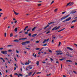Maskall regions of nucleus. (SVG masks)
<instances>
[{"mask_svg": "<svg viewBox=\"0 0 77 77\" xmlns=\"http://www.w3.org/2000/svg\"><path fill=\"white\" fill-rule=\"evenodd\" d=\"M4 36L5 37H6V32H5L4 33Z\"/></svg>", "mask_w": 77, "mask_h": 77, "instance_id": "obj_32", "label": "nucleus"}, {"mask_svg": "<svg viewBox=\"0 0 77 77\" xmlns=\"http://www.w3.org/2000/svg\"><path fill=\"white\" fill-rule=\"evenodd\" d=\"M3 48H0V50H3Z\"/></svg>", "mask_w": 77, "mask_h": 77, "instance_id": "obj_51", "label": "nucleus"}, {"mask_svg": "<svg viewBox=\"0 0 77 77\" xmlns=\"http://www.w3.org/2000/svg\"><path fill=\"white\" fill-rule=\"evenodd\" d=\"M10 76L11 77H12V75H10Z\"/></svg>", "mask_w": 77, "mask_h": 77, "instance_id": "obj_64", "label": "nucleus"}, {"mask_svg": "<svg viewBox=\"0 0 77 77\" xmlns=\"http://www.w3.org/2000/svg\"><path fill=\"white\" fill-rule=\"evenodd\" d=\"M35 50H39V48H36Z\"/></svg>", "mask_w": 77, "mask_h": 77, "instance_id": "obj_45", "label": "nucleus"}, {"mask_svg": "<svg viewBox=\"0 0 77 77\" xmlns=\"http://www.w3.org/2000/svg\"><path fill=\"white\" fill-rule=\"evenodd\" d=\"M7 18H8V17L6 16L4 18L3 20H6V19H7Z\"/></svg>", "mask_w": 77, "mask_h": 77, "instance_id": "obj_16", "label": "nucleus"}, {"mask_svg": "<svg viewBox=\"0 0 77 77\" xmlns=\"http://www.w3.org/2000/svg\"><path fill=\"white\" fill-rule=\"evenodd\" d=\"M25 43L26 44H29L30 43V42L29 41H27L25 42Z\"/></svg>", "mask_w": 77, "mask_h": 77, "instance_id": "obj_23", "label": "nucleus"}, {"mask_svg": "<svg viewBox=\"0 0 77 77\" xmlns=\"http://www.w3.org/2000/svg\"><path fill=\"white\" fill-rule=\"evenodd\" d=\"M54 39H53L51 41V42L52 43H54Z\"/></svg>", "mask_w": 77, "mask_h": 77, "instance_id": "obj_38", "label": "nucleus"}, {"mask_svg": "<svg viewBox=\"0 0 77 77\" xmlns=\"http://www.w3.org/2000/svg\"><path fill=\"white\" fill-rule=\"evenodd\" d=\"M35 57H36V54H35L34 55Z\"/></svg>", "mask_w": 77, "mask_h": 77, "instance_id": "obj_60", "label": "nucleus"}, {"mask_svg": "<svg viewBox=\"0 0 77 77\" xmlns=\"http://www.w3.org/2000/svg\"><path fill=\"white\" fill-rule=\"evenodd\" d=\"M28 76H30L31 75H32V72H31L29 73H28Z\"/></svg>", "mask_w": 77, "mask_h": 77, "instance_id": "obj_11", "label": "nucleus"}, {"mask_svg": "<svg viewBox=\"0 0 77 77\" xmlns=\"http://www.w3.org/2000/svg\"><path fill=\"white\" fill-rule=\"evenodd\" d=\"M18 30V28H16L15 29H14V31L15 32H17V30Z\"/></svg>", "mask_w": 77, "mask_h": 77, "instance_id": "obj_21", "label": "nucleus"}, {"mask_svg": "<svg viewBox=\"0 0 77 77\" xmlns=\"http://www.w3.org/2000/svg\"><path fill=\"white\" fill-rule=\"evenodd\" d=\"M74 26H72L71 27V29H72V28H74Z\"/></svg>", "mask_w": 77, "mask_h": 77, "instance_id": "obj_50", "label": "nucleus"}, {"mask_svg": "<svg viewBox=\"0 0 77 77\" xmlns=\"http://www.w3.org/2000/svg\"><path fill=\"white\" fill-rule=\"evenodd\" d=\"M59 36L60 38H62L63 37V36H62L61 35H59Z\"/></svg>", "mask_w": 77, "mask_h": 77, "instance_id": "obj_28", "label": "nucleus"}, {"mask_svg": "<svg viewBox=\"0 0 77 77\" xmlns=\"http://www.w3.org/2000/svg\"><path fill=\"white\" fill-rule=\"evenodd\" d=\"M71 20V17H69L68 18L66 19V20L63 21L62 23H65L66 21H70Z\"/></svg>", "mask_w": 77, "mask_h": 77, "instance_id": "obj_2", "label": "nucleus"}, {"mask_svg": "<svg viewBox=\"0 0 77 77\" xmlns=\"http://www.w3.org/2000/svg\"><path fill=\"white\" fill-rule=\"evenodd\" d=\"M73 72L74 73V74H77V72H76L73 70Z\"/></svg>", "mask_w": 77, "mask_h": 77, "instance_id": "obj_31", "label": "nucleus"}, {"mask_svg": "<svg viewBox=\"0 0 77 77\" xmlns=\"http://www.w3.org/2000/svg\"><path fill=\"white\" fill-rule=\"evenodd\" d=\"M25 34H28V32H24Z\"/></svg>", "mask_w": 77, "mask_h": 77, "instance_id": "obj_55", "label": "nucleus"}, {"mask_svg": "<svg viewBox=\"0 0 77 77\" xmlns=\"http://www.w3.org/2000/svg\"><path fill=\"white\" fill-rule=\"evenodd\" d=\"M66 62H69L72 63V61L70 60H66Z\"/></svg>", "mask_w": 77, "mask_h": 77, "instance_id": "obj_14", "label": "nucleus"}, {"mask_svg": "<svg viewBox=\"0 0 77 77\" xmlns=\"http://www.w3.org/2000/svg\"><path fill=\"white\" fill-rule=\"evenodd\" d=\"M53 39H55V40H56V39H57V38L55 37H54L53 38H52Z\"/></svg>", "mask_w": 77, "mask_h": 77, "instance_id": "obj_33", "label": "nucleus"}, {"mask_svg": "<svg viewBox=\"0 0 77 77\" xmlns=\"http://www.w3.org/2000/svg\"><path fill=\"white\" fill-rule=\"evenodd\" d=\"M69 3H70V6H72L74 5V2H70Z\"/></svg>", "mask_w": 77, "mask_h": 77, "instance_id": "obj_10", "label": "nucleus"}, {"mask_svg": "<svg viewBox=\"0 0 77 77\" xmlns=\"http://www.w3.org/2000/svg\"><path fill=\"white\" fill-rule=\"evenodd\" d=\"M66 55H67L68 56H69H69H70L69 54H66Z\"/></svg>", "mask_w": 77, "mask_h": 77, "instance_id": "obj_54", "label": "nucleus"}, {"mask_svg": "<svg viewBox=\"0 0 77 77\" xmlns=\"http://www.w3.org/2000/svg\"><path fill=\"white\" fill-rule=\"evenodd\" d=\"M27 39V38H22V40H25V39Z\"/></svg>", "mask_w": 77, "mask_h": 77, "instance_id": "obj_40", "label": "nucleus"}, {"mask_svg": "<svg viewBox=\"0 0 77 77\" xmlns=\"http://www.w3.org/2000/svg\"><path fill=\"white\" fill-rule=\"evenodd\" d=\"M60 51H56V53H58V52H59Z\"/></svg>", "mask_w": 77, "mask_h": 77, "instance_id": "obj_53", "label": "nucleus"}, {"mask_svg": "<svg viewBox=\"0 0 77 77\" xmlns=\"http://www.w3.org/2000/svg\"><path fill=\"white\" fill-rule=\"evenodd\" d=\"M56 63H58V64H59V62L56 61Z\"/></svg>", "mask_w": 77, "mask_h": 77, "instance_id": "obj_63", "label": "nucleus"}, {"mask_svg": "<svg viewBox=\"0 0 77 77\" xmlns=\"http://www.w3.org/2000/svg\"><path fill=\"white\" fill-rule=\"evenodd\" d=\"M21 64H22V65H24V64L23 63H22V62H21Z\"/></svg>", "mask_w": 77, "mask_h": 77, "instance_id": "obj_48", "label": "nucleus"}, {"mask_svg": "<svg viewBox=\"0 0 77 77\" xmlns=\"http://www.w3.org/2000/svg\"><path fill=\"white\" fill-rule=\"evenodd\" d=\"M46 42V39H45L43 41V43H45Z\"/></svg>", "mask_w": 77, "mask_h": 77, "instance_id": "obj_30", "label": "nucleus"}, {"mask_svg": "<svg viewBox=\"0 0 77 77\" xmlns=\"http://www.w3.org/2000/svg\"><path fill=\"white\" fill-rule=\"evenodd\" d=\"M69 6H70V4L69 3V2L67 4V5H66V7H68Z\"/></svg>", "mask_w": 77, "mask_h": 77, "instance_id": "obj_18", "label": "nucleus"}, {"mask_svg": "<svg viewBox=\"0 0 77 77\" xmlns=\"http://www.w3.org/2000/svg\"><path fill=\"white\" fill-rule=\"evenodd\" d=\"M41 6V4H39L38 5V7Z\"/></svg>", "mask_w": 77, "mask_h": 77, "instance_id": "obj_44", "label": "nucleus"}, {"mask_svg": "<svg viewBox=\"0 0 77 77\" xmlns=\"http://www.w3.org/2000/svg\"><path fill=\"white\" fill-rule=\"evenodd\" d=\"M28 28V26H26L25 27V29H24V31H25V30H26V29H27Z\"/></svg>", "mask_w": 77, "mask_h": 77, "instance_id": "obj_22", "label": "nucleus"}, {"mask_svg": "<svg viewBox=\"0 0 77 77\" xmlns=\"http://www.w3.org/2000/svg\"><path fill=\"white\" fill-rule=\"evenodd\" d=\"M60 26H59L58 27L57 26H56L54 28L52 29V30H58V29H59L60 28Z\"/></svg>", "mask_w": 77, "mask_h": 77, "instance_id": "obj_1", "label": "nucleus"}, {"mask_svg": "<svg viewBox=\"0 0 77 77\" xmlns=\"http://www.w3.org/2000/svg\"><path fill=\"white\" fill-rule=\"evenodd\" d=\"M14 42H19V41L18 39H16L14 41Z\"/></svg>", "mask_w": 77, "mask_h": 77, "instance_id": "obj_20", "label": "nucleus"}, {"mask_svg": "<svg viewBox=\"0 0 77 77\" xmlns=\"http://www.w3.org/2000/svg\"><path fill=\"white\" fill-rule=\"evenodd\" d=\"M39 41H36L35 42V43H36L37 44H38V43H39Z\"/></svg>", "mask_w": 77, "mask_h": 77, "instance_id": "obj_42", "label": "nucleus"}, {"mask_svg": "<svg viewBox=\"0 0 77 77\" xmlns=\"http://www.w3.org/2000/svg\"><path fill=\"white\" fill-rule=\"evenodd\" d=\"M1 53L3 54H7V51H2Z\"/></svg>", "mask_w": 77, "mask_h": 77, "instance_id": "obj_5", "label": "nucleus"}, {"mask_svg": "<svg viewBox=\"0 0 77 77\" xmlns=\"http://www.w3.org/2000/svg\"><path fill=\"white\" fill-rule=\"evenodd\" d=\"M76 21H77L76 20H74L72 22V23H75Z\"/></svg>", "mask_w": 77, "mask_h": 77, "instance_id": "obj_15", "label": "nucleus"}, {"mask_svg": "<svg viewBox=\"0 0 77 77\" xmlns=\"http://www.w3.org/2000/svg\"><path fill=\"white\" fill-rule=\"evenodd\" d=\"M29 63H27V62H26L25 63V65H29Z\"/></svg>", "mask_w": 77, "mask_h": 77, "instance_id": "obj_29", "label": "nucleus"}, {"mask_svg": "<svg viewBox=\"0 0 77 77\" xmlns=\"http://www.w3.org/2000/svg\"><path fill=\"white\" fill-rule=\"evenodd\" d=\"M58 10V9L57 8H56V9L54 10V12H57V10Z\"/></svg>", "mask_w": 77, "mask_h": 77, "instance_id": "obj_27", "label": "nucleus"}, {"mask_svg": "<svg viewBox=\"0 0 77 77\" xmlns=\"http://www.w3.org/2000/svg\"><path fill=\"white\" fill-rule=\"evenodd\" d=\"M26 48V49H27V50H30V48Z\"/></svg>", "mask_w": 77, "mask_h": 77, "instance_id": "obj_52", "label": "nucleus"}, {"mask_svg": "<svg viewBox=\"0 0 77 77\" xmlns=\"http://www.w3.org/2000/svg\"><path fill=\"white\" fill-rule=\"evenodd\" d=\"M47 45V44H45L43 45V46H46Z\"/></svg>", "mask_w": 77, "mask_h": 77, "instance_id": "obj_47", "label": "nucleus"}, {"mask_svg": "<svg viewBox=\"0 0 77 77\" xmlns=\"http://www.w3.org/2000/svg\"><path fill=\"white\" fill-rule=\"evenodd\" d=\"M30 62H31V61L29 60H28V63H30Z\"/></svg>", "mask_w": 77, "mask_h": 77, "instance_id": "obj_59", "label": "nucleus"}, {"mask_svg": "<svg viewBox=\"0 0 77 77\" xmlns=\"http://www.w3.org/2000/svg\"><path fill=\"white\" fill-rule=\"evenodd\" d=\"M31 66H29L27 67V68H30V67Z\"/></svg>", "mask_w": 77, "mask_h": 77, "instance_id": "obj_62", "label": "nucleus"}, {"mask_svg": "<svg viewBox=\"0 0 77 77\" xmlns=\"http://www.w3.org/2000/svg\"><path fill=\"white\" fill-rule=\"evenodd\" d=\"M64 60V58H62L61 59H60V60H61V61H62V60Z\"/></svg>", "mask_w": 77, "mask_h": 77, "instance_id": "obj_39", "label": "nucleus"}, {"mask_svg": "<svg viewBox=\"0 0 77 77\" xmlns=\"http://www.w3.org/2000/svg\"><path fill=\"white\" fill-rule=\"evenodd\" d=\"M69 15H68L66 16L63 17L61 18V20H63L66 19V18L67 17H69Z\"/></svg>", "mask_w": 77, "mask_h": 77, "instance_id": "obj_4", "label": "nucleus"}, {"mask_svg": "<svg viewBox=\"0 0 77 77\" xmlns=\"http://www.w3.org/2000/svg\"><path fill=\"white\" fill-rule=\"evenodd\" d=\"M65 13H66V11H64L62 13V14H64Z\"/></svg>", "mask_w": 77, "mask_h": 77, "instance_id": "obj_43", "label": "nucleus"}, {"mask_svg": "<svg viewBox=\"0 0 77 77\" xmlns=\"http://www.w3.org/2000/svg\"><path fill=\"white\" fill-rule=\"evenodd\" d=\"M21 44L23 45H26V42H23L21 43Z\"/></svg>", "mask_w": 77, "mask_h": 77, "instance_id": "obj_8", "label": "nucleus"}, {"mask_svg": "<svg viewBox=\"0 0 77 77\" xmlns=\"http://www.w3.org/2000/svg\"><path fill=\"white\" fill-rule=\"evenodd\" d=\"M48 51H49V52L50 53H52V51L50 49L48 50Z\"/></svg>", "mask_w": 77, "mask_h": 77, "instance_id": "obj_35", "label": "nucleus"}, {"mask_svg": "<svg viewBox=\"0 0 77 77\" xmlns=\"http://www.w3.org/2000/svg\"><path fill=\"white\" fill-rule=\"evenodd\" d=\"M54 23H55L54 22H51L50 23H48V25L44 28V29H46V28H47L48 27H49V24H54Z\"/></svg>", "mask_w": 77, "mask_h": 77, "instance_id": "obj_3", "label": "nucleus"}, {"mask_svg": "<svg viewBox=\"0 0 77 77\" xmlns=\"http://www.w3.org/2000/svg\"><path fill=\"white\" fill-rule=\"evenodd\" d=\"M13 11L14 12V14H15V15H18V13H17V12H15V11L13 10Z\"/></svg>", "mask_w": 77, "mask_h": 77, "instance_id": "obj_13", "label": "nucleus"}, {"mask_svg": "<svg viewBox=\"0 0 77 77\" xmlns=\"http://www.w3.org/2000/svg\"><path fill=\"white\" fill-rule=\"evenodd\" d=\"M8 51L9 52H11V51H12V50H9Z\"/></svg>", "mask_w": 77, "mask_h": 77, "instance_id": "obj_41", "label": "nucleus"}, {"mask_svg": "<svg viewBox=\"0 0 77 77\" xmlns=\"http://www.w3.org/2000/svg\"><path fill=\"white\" fill-rule=\"evenodd\" d=\"M16 51L17 53H19V51H18L16 50Z\"/></svg>", "mask_w": 77, "mask_h": 77, "instance_id": "obj_49", "label": "nucleus"}, {"mask_svg": "<svg viewBox=\"0 0 77 77\" xmlns=\"http://www.w3.org/2000/svg\"><path fill=\"white\" fill-rule=\"evenodd\" d=\"M36 27H34L32 29V31H34V30H35V29H36Z\"/></svg>", "mask_w": 77, "mask_h": 77, "instance_id": "obj_26", "label": "nucleus"}, {"mask_svg": "<svg viewBox=\"0 0 77 77\" xmlns=\"http://www.w3.org/2000/svg\"><path fill=\"white\" fill-rule=\"evenodd\" d=\"M13 45H8L7 46V47H13Z\"/></svg>", "mask_w": 77, "mask_h": 77, "instance_id": "obj_24", "label": "nucleus"}, {"mask_svg": "<svg viewBox=\"0 0 77 77\" xmlns=\"http://www.w3.org/2000/svg\"><path fill=\"white\" fill-rule=\"evenodd\" d=\"M49 39H50V38H48V39H46V42H48V41H49Z\"/></svg>", "mask_w": 77, "mask_h": 77, "instance_id": "obj_36", "label": "nucleus"}, {"mask_svg": "<svg viewBox=\"0 0 77 77\" xmlns=\"http://www.w3.org/2000/svg\"><path fill=\"white\" fill-rule=\"evenodd\" d=\"M19 75H20V76H21V77H23V75L21 74L20 73L19 74Z\"/></svg>", "mask_w": 77, "mask_h": 77, "instance_id": "obj_34", "label": "nucleus"}, {"mask_svg": "<svg viewBox=\"0 0 77 77\" xmlns=\"http://www.w3.org/2000/svg\"><path fill=\"white\" fill-rule=\"evenodd\" d=\"M37 34H33L32 35V37H35L36 35H37Z\"/></svg>", "mask_w": 77, "mask_h": 77, "instance_id": "obj_9", "label": "nucleus"}, {"mask_svg": "<svg viewBox=\"0 0 77 77\" xmlns=\"http://www.w3.org/2000/svg\"><path fill=\"white\" fill-rule=\"evenodd\" d=\"M28 36H31V33H29L28 35Z\"/></svg>", "mask_w": 77, "mask_h": 77, "instance_id": "obj_46", "label": "nucleus"}, {"mask_svg": "<svg viewBox=\"0 0 77 77\" xmlns=\"http://www.w3.org/2000/svg\"><path fill=\"white\" fill-rule=\"evenodd\" d=\"M65 28H64L63 29H61L60 30H59V31H58V32H61V31H63V30H65Z\"/></svg>", "mask_w": 77, "mask_h": 77, "instance_id": "obj_12", "label": "nucleus"}, {"mask_svg": "<svg viewBox=\"0 0 77 77\" xmlns=\"http://www.w3.org/2000/svg\"><path fill=\"white\" fill-rule=\"evenodd\" d=\"M53 3H54V1H53L52 2H51V4Z\"/></svg>", "mask_w": 77, "mask_h": 77, "instance_id": "obj_56", "label": "nucleus"}, {"mask_svg": "<svg viewBox=\"0 0 77 77\" xmlns=\"http://www.w3.org/2000/svg\"><path fill=\"white\" fill-rule=\"evenodd\" d=\"M75 12H76V11H72L70 12V14H74V13H75Z\"/></svg>", "mask_w": 77, "mask_h": 77, "instance_id": "obj_6", "label": "nucleus"}, {"mask_svg": "<svg viewBox=\"0 0 77 77\" xmlns=\"http://www.w3.org/2000/svg\"><path fill=\"white\" fill-rule=\"evenodd\" d=\"M50 31H49L48 32H46V34H48V33H50Z\"/></svg>", "mask_w": 77, "mask_h": 77, "instance_id": "obj_37", "label": "nucleus"}, {"mask_svg": "<svg viewBox=\"0 0 77 77\" xmlns=\"http://www.w3.org/2000/svg\"><path fill=\"white\" fill-rule=\"evenodd\" d=\"M0 59H1V60H3V58H2V57H0Z\"/></svg>", "mask_w": 77, "mask_h": 77, "instance_id": "obj_61", "label": "nucleus"}, {"mask_svg": "<svg viewBox=\"0 0 77 77\" xmlns=\"http://www.w3.org/2000/svg\"><path fill=\"white\" fill-rule=\"evenodd\" d=\"M17 36H18V35H15L14 36V37H15V38H16V37H17Z\"/></svg>", "mask_w": 77, "mask_h": 77, "instance_id": "obj_58", "label": "nucleus"}, {"mask_svg": "<svg viewBox=\"0 0 77 77\" xmlns=\"http://www.w3.org/2000/svg\"><path fill=\"white\" fill-rule=\"evenodd\" d=\"M39 61H37L36 62V64H37V66H38L39 65Z\"/></svg>", "mask_w": 77, "mask_h": 77, "instance_id": "obj_19", "label": "nucleus"}, {"mask_svg": "<svg viewBox=\"0 0 77 77\" xmlns=\"http://www.w3.org/2000/svg\"><path fill=\"white\" fill-rule=\"evenodd\" d=\"M41 73V72H38L37 73V74H40Z\"/></svg>", "mask_w": 77, "mask_h": 77, "instance_id": "obj_57", "label": "nucleus"}, {"mask_svg": "<svg viewBox=\"0 0 77 77\" xmlns=\"http://www.w3.org/2000/svg\"><path fill=\"white\" fill-rule=\"evenodd\" d=\"M60 44H61V42H59V44L57 45L58 47H60Z\"/></svg>", "mask_w": 77, "mask_h": 77, "instance_id": "obj_17", "label": "nucleus"}, {"mask_svg": "<svg viewBox=\"0 0 77 77\" xmlns=\"http://www.w3.org/2000/svg\"><path fill=\"white\" fill-rule=\"evenodd\" d=\"M13 36V34L12 33H11L10 35V37H12Z\"/></svg>", "mask_w": 77, "mask_h": 77, "instance_id": "obj_25", "label": "nucleus"}, {"mask_svg": "<svg viewBox=\"0 0 77 77\" xmlns=\"http://www.w3.org/2000/svg\"><path fill=\"white\" fill-rule=\"evenodd\" d=\"M67 49H68V50H71V51H72V50H74L73 49L69 47H67Z\"/></svg>", "mask_w": 77, "mask_h": 77, "instance_id": "obj_7", "label": "nucleus"}]
</instances>
